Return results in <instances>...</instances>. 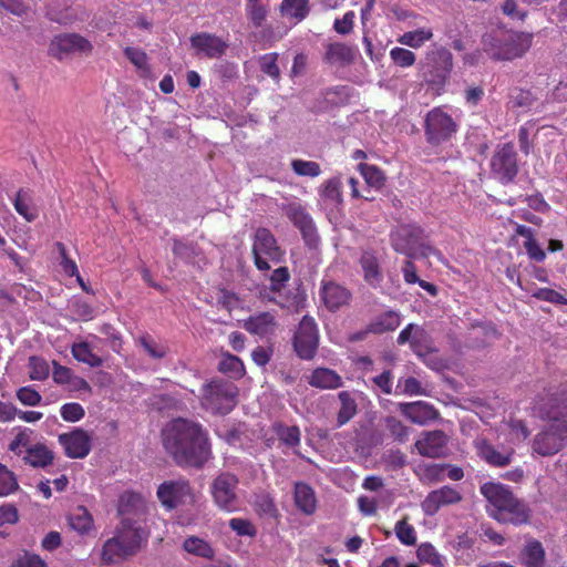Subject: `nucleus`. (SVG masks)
Returning a JSON list of instances; mask_svg holds the SVG:
<instances>
[{"label":"nucleus","mask_w":567,"mask_h":567,"mask_svg":"<svg viewBox=\"0 0 567 567\" xmlns=\"http://www.w3.org/2000/svg\"><path fill=\"white\" fill-rule=\"evenodd\" d=\"M254 506L259 515L275 517L278 512L274 498L268 493L256 495Z\"/></svg>","instance_id":"nucleus-50"},{"label":"nucleus","mask_w":567,"mask_h":567,"mask_svg":"<svg viewBox=\"0 0 567 567\" xmlns=\"http://www.w3.org/2000/svg\"><path fill=\"white\" fill-rule=\"evenodd\" d=\"M183 548L189 554L206 559H212L215 555L214 549L206 540L195 536L187 537L183 543Z\"/></svg>","instance_id":"nucleus-42"},{"label":"nucleus","mask_w":567,"mask_h":567,"mask_svg":"<svg viewBox=\"0 0 567 567\" xmlns=\"http://www.w3.org/2000/svg\"><path fill=\"white\" fill-rule=\"evenodd\" d=\"M358 171L364 178V182L368 186L364 192L370 193V188L381 189L384 186L385 176L382 169H380L378 166L360 163L358 165Z\"/></svg>","instance_id":"nucleus-37"},{"label":"nucleus","mask_w":567,"mask_h":567,"mask_svg":"<svg viewBox=\"0 0 567 567\" xmlns=\"http://www.w3.org/2000/svg\"><path fill=\"white\" fill-rule=\"evenodd\" d=\"M395 535L398 539L406 546H413L416 543V532L414 527L409 524L408 516L403 517L399 522H396L395 527Z\"/></svg>","instance_id":"nucleus-47"},{"label":"nucleus","mask_w":567,"mask_h":567,"mask_svg":"<svg viewBox=\"0 0 567 567\" xmlns=\"http://www.w3.org/2000/svg\"><path fill=\"white\" fill-rule=\"evenodd\" d=\"M19 487L14 474L0 464V496H8Z\"/></svg>","instance_id":"nucleus-55"},{"label":"nucleus","mask_w":567,"mask_h":567,"mask_svg":"<svg viewBox=\"0 0 567 567\" xmlns=\"http://www.w3.org/2000/svg\"><path fill=\"white\" fill-rule=\"evenodd\" d=\"M161 505L166 511H173L182 506L194 505L196 502L195 492L186 478L165 481L158 485L156 491Z\"/></svg>","instance_id":"nucleus-8"},{"label":"nucleus","mask_w":567,"mask_h":567,"mask_svg":"<svg viewBox=\"0 0 567 567\" xmlns=\"http://www.w3.org/2000/svg\"><path fill=\"white\" fill-rule=\"evenodd\" d=\"M124 54L130 60V62L133 65H135L137 69L150 71L148 58H147V54L143 50L132 48V47H126L124 49Z\"/></svg>","instance_id":"nucleus-60"},{"label":"nucleus","mask_w":567,"mask_h":567,"mask_svg":"<svg viewBox=\"0 0 567 567\" xmlns=\"http://www.w3.org/2000/svg\"><path fill=\"white\" fill-rule=\"evenodd\" d=\"M245 11L251 24L255 28H260L266 21L269 10L261 0H246Z\"/></svg>","instance_id":"nucleus-41"},{"label":"nucleus","mask_w":567,"mask_h":567,"mask_svg":"<svg viewBox=\"0 0 567 567\" xmlns=\"http://www.w3.org/2000/svg\"><path fill=\"white\" fill-rule=\"evenodd\" d=\"M16 212L28 223L34 221L39 212L33 202L32 192L30 189L20 188L12 200Z\"/></svg>","instance_id":"nucleus-27"},{"label":"nucleus","mask_w":567,"mask_h":567,"mask_svg":"<svg viewBox=\"0 0 567 567\" xmlns=\"http://www.w3.org/2000/svg\"><path fill=\"white\" fill-rule=\"evenodd\" d=\"M272 431L277 439L288 447H297L300 445L301 432L299 426H288L282 422H275L272 424Z\"/></svg>","instance_id":"nucleus-35"},{"label":"nucleus","mask_w":567,"mask_h":567,"mask_svg":"<svg viewBox=\"0 0 567 567\" xmlns=\"http://www.w3.org/2000/svg\"><path fill=\"white\" fill-rule=\"evenodd\" d=\"M359 265L363 272V279L370 286L377 287L383 280V274L380 260L377 254L371 249H364L361 252Z\"/></svg>","instance_id":"nucleus-24"},{"label":"nucleus","mask_w":567,"mask_h":567,"mask_svg":"<svg viewBox=\"0 0 567 567\" xmlns=\"http://www.w3.org/2000/svg\"><path fill=\"white\" fill-rule=\"evenodd\" d=\"M390 58L400 68H410L416 61V55L411 50L395 47L390 50Z\"/></svg>","instance_id":"nucleus-53"},{"label":"nucleus","mask_w":567,"mask_h":567,"mask_svg":"<svg viewBox=\"0 0 567 567\" xmlns=\"http://www.w3.org/2000/svg\"><path fill=\"white\" fill-rule=\"evenodd\" d=\"M453 69V55L444 47L434 45L425 55L423 78L430 89L441 93Z\"/></svg>","instance_id":"nucleus-5"},{"label":"nucleus","mask_w":567,"mask_h":567,"mask_svg":"<svg viewBox=\"0 0 567 567\" xmlns=\"http://www.w3.org/2000/svg\"><path fill=\"white\" fill-rule=\"evenodd\" d=\"M357 53L354 45L344 42H331L326 45L323 61L330 65L348 66L354 63Z\"/></svg>","instance_id":"nucleus-22"},{"label":"nucleus","mask_w":567,"mask_h":567,"mask_svg":"<svg viewBox=\"0 0 567 567\" xmlns=\"http://www.w3.org/2000/svg\"><path fill=\"white\" fill-rule=\"evenodd\" d=\"M69 525L81 535L87 534L94 526L92 515L84 506H78L70 513Z\"/></svg>","instance_id":"nucleus-34"},{"label":"nucleus","mask_w":567,"mask_h":567,"mask_svg":"<svg viewBox=\"0 0 567 567\" xmlns=\"http://www.w3.org/2000/svg\"><path fill=\"white\" fill-rule=\"evenodd\" d=\"M29 378L34 381H43L50 374V367L45 359L37 355L29 358Z\"/></svg>","instance_id":"nucleus-49"},{"label":"nucleus","mask_w":567,"mask_h":567,"mask_svg":"<svg viewBox=\"0 0 567 567\" xmlns=\"http://www.w3.org/2000/svg\"><path fill=\"white\" fill-rule=\"evenodd\" d=\"M280 12L282 16L296 20V22H300L310 12L309 0H282Z\"/></svg>","instance_id":"nucleus-36"},{"label":"nucleus","mask_w":567,"mask_h":567,"mask_svg":"<svg viewBox=\"0 0 567 567\" xmlns=\"http://www.w3.org/2000/svg\"><path fill=\"white\" fill-rule=\"evenodd\" d=\"M23 462L32 467H47L54 460L53 452L43 443H37L25 450Z\"/></svg>","instance_id":"nucleus-28"},{"label":"nucleus","mask_w":567,"mask_h":567,"mask_svg":"<svg viewBox=\"0 0 567 567\" xmlns=\"http://www.w3.org/2000/svg\"><path fill=\"white\" fill-rule=\"evenodd\" d=\"M278 53H266L258 59L261 72L271 78L276 83L280 81V69L277 64Z\"/></svg>","instance_id":"nucleus-45"},{"label":"nucleus","mask_w":567,"mask_h":567,"mask_svg":"<svg viewBox=\"0 0 567 567\" xmlns=\"http://www.w3.org/2000/svg\"><path fill=\"white\" fill-rule=\"evenodd\" d=\"M254 264L260 271H268L270 262L278 264L282 260L285 252L279 247L276 237L268 228L259 227L254 235L251 247Z\"/></svg>","instance_id":"nucleus-6"},{"label":"nucleus","mask_w":567,"mask_h":567,"mask_svg":"<svg viewBox=\"0 0 567 567\" xmlns=\"http://www.w3.org/2000/svg\"><path fill=\"white\" fill-rule=\"evenodd\" d=\"M309 384L318 389H338L342 386V378L333 370L328 368H317L309 378Z\"/></svg>","instance_id":"nucleus-30"},{"label":"nucleus","mask_w":567,"mask_h":567,"mask_svg":"<svg viewBox=\"0 0 567 567\" xmlns=\"http://www.w3.org/2000/svg\"><path fill=\"white\" fill-rule=\"evenodd\" d=\"M99 331L107 338L111 349L114 352L120 353V351L122 349L123 340H122L120 332L113 327V324L103 323L99 328Z\"/></svg>","instance_id":"nucleus-62"},{"label":"nucleus","mask_w":567,"mask_h":567,"mask_svg":"<svg viewBox=\"0 0 567 567\" xmlns=\"http://www.w3.org/2000/svg\"><path fill=\"white\" fill-rule=\"evenodd\" d=\"M61 417L66 422H78L85 415L84 408L78 402L65 403L60 409Z\"/></svg>","instance_id":"nucleus-58"},{"label":"nucleus","mask_w":567,"mask_h":567,"mask_svg":"<svg viewBox=\"0 0 567 567\" xmlns=\"http://www.w3.org/2000/svg\"><path fill=\"white\" fill-rule=\"evenodd\" d=\"M17 399L27 406H37L41 403V394L32 386H22L17 393Z\"/></svg>","instance_id":"nucleus-63"},{"label":"nucleus","mask_w":567,"mask_h":567,"mask_svg":"<svg viewBox=\"0 0 567 567\" xmlns=\"http://www.w3.org/2000/svg\"><path fill=\"white\" fill-rule=\"evenodd\" d=\"M400 324V315L393 310H389L379 315L369 323V331L374 334H381L384 332L394 331Z\"/></svg>","instance_id":"nucleus-33"},{"label":"nucleus","mask_w":567,"mask_h":567,"mask_svg":"<svg viewBox=\"0 0 567 567\" xmlns=\"http://www.w3.org/2000/svg\"><path fill=\"white\" fill-rule=\"evenodd\" d=\"M295 504L306 515H311L317 508V498L312 487L306 483H296L293 493Z\"/></svg>","instance_id":"nucleus-31"},{"label":"nucleus","mask_w":567,"mask_h":567,"mask_svg":"<svg viewBox=\"0 0 567 567\" xmlns=\"http://www.w3.org/2000/svg\"><path fill=\"white\" fill-rule=\"evenodd\" d=\"M426 339L427 334L425 330L423 328H417L410 344L411 350L422 359L433 352V349L426 344Z\"/></svg>","instance_id":"nucleus-51"},{"label":"nucleus","mask_w":567,"mask_h":567,"mask_svg":"<svg viewBox=\"0 0 567 567\" xmlns=\"http://www.w3.org/2000/svg\"><path fill=\"white\" fill-rule=\"evenodd\" d=\"M446 464H426L419 467V476L423 483L432 484L445 478Z\"/></svg>","instance_id":"nucleus-44"},{"label":"nucleus","mask_w":567,"mask_h":567,"mask_svg":"<svg viewBox=\"0 0 567 567\" xmlns=\"http://www.w3.org/2000/svg\"><path fill=\"white\" fill-rule=\"evenodd\" d=\"M481 494L489 504L493 518L502 523L515 525L527 523L528 506L513 494L511 488L501 483L487 482L480 487Z\"/></svg>","instance_id":"nucleus-2"},{"label":"nucleus","mask_w":567,"mask_h":567,"mask_svg":"<svg viewBox=\"0 0 567 567\" xmlns=\"http://www.w3.org/2000/svg\"><path fill=\"white\" fill-rule=\"evenodd\" d=\"M114 536L132 556H135L146 546L150 534L147 529L137 522L128 517H123L120 525L116 527Z\"/></svg>","instance_id":"nucleus-14"},{"label":"nucleus","mask_w":567,"mask_h":567,"mask_svg":"<svg viewBox=\"0 0 567 567\" xmlns=\"http://www.w3.org/2000/svg\"><path fill=\"white\" fill-rule=\"evenodd\" d=\"M447 441V435L441 430L425 431L414 445L420 455L437 458L444 455Z\"/></svg>","instance_id":"nucleus-19"},{"label":"nucleus","mask_w":567,"mask_h":567,"mask_svg":"<svg viewBox=\"0 0 567 567\" xmlns=\"http://www.w3.org/2000/svg\"><path fill=\"white\" fill-rule=\"evenodd\" d=\"M340 401V409L337 414V427H341L350 422L358 413V404L349 391H341L338 393Z\"/></svg>","instance_id":"nucleus-32"},{"label":"nucleus","mask_w":567,"mask_h":567,"mask_svg":"<svg viewBox=\"0 0 567 567\" xmlns=\"http://www.w3.org/2000/svg\"><path fill=\"white\" fill-rule=\"evenodd\" d=\"M296 354L301 360H312L319 347V330L315 319L305 316L292 338Z\"/></svg>","instance_id":"nucleus-10"},{"label":"nucleus","mask_w":567,"mask_h":567,"mask_svg":"<svg viewBox=\"0 0 567 567\" xmlns=\"http://www.w3.org/2000/svg\"><path fill=\"white\" fill-rule=\"evenodd\" d=\"M463 496L458 489L450 485H444L437 489L430 492L421 506L425 515H435L441 507L460 503Z\"/></svg>","instance_id":"nucleus-17"},{"label":"nucleus","mask_w":567,"mask_h":567,"mask_svg":"<svg viewBox=\"0 0 567 567\" xmlns=\"http://www.w3.org/2000/svg\"><path fill=\"white\" fill-rule=\"evenodd\" d=\"M167 453L181 467H203L212 457L208 432L198 422L173 420L162 433Z\"/></svg>","instance_id":"nucleus-1"},{"label":"nucleus","mask_w":567,"mask_h":567,"mask_svg":"<svg viewBox=\"0 0 567 567\" xmlns=\"http://www.w3.org/2000/svg\"><path fill=\"white\" fill-rule=\"evenodd\" d=\"M400 411L412 423L419 425H424L440 416L439 411L432 404L424 401L401 403Z\"/></svg>","instance_id":"nucleus-23"},{"label":"nucleus","mask_w":567,"mask_h":567,"mask_svg":"<svg viewBox=\"0 0 567 567\" xmlns=\"http://www.w3.org/2000/svg\"><path fill=\"white\" fill-rule=\"evenodd\" d=\"M547 413L553 417L567 415V384L550 395Z\"/></svg>","instance_id":"nucleus-43"},{"label":"nucleus","mask_w":567,"mask_h":567,"mask_svg":"<svg viewBox=\"0 0 567 567\" xmlns=\"http://www.w3.org/2000/svg\"><path fill=\"white\" fill-rule=\"evenodd\" d=\"M433 31L431 28H420L413 31H408L398 38V42L409 48L419 49L425 42L432 40Z\"/></svg>","instance_id":"nucleus-40"},{"label":"nucleus","mask_w":567,"mask_h":567,"mask_svg":"<svg viewBox=\"0 0 567 567\" xmlns=\"http://www.w3.org/2000/svg\"><path fill=\"white\" fill-rule=\"evenodd\" d=\"M419 558L436 567L444 566V558L437 553L431 544H422L417 549Z\"/></svg>","instance_id":"nucleus-56"},{"label":"nucleus","mask_w":567,"mask_h":567,"mask_svg":"<svg viewBox=\"0 0 567 567\" xmlns=\"http://www.w3.org/2000/svg\"><path fill=\"white\" fill-rule=\"evenodd\" d=\"M566 443L567 424L555 422L535 435L532 450L534 453L546 457L558 453Z\"/></svg>","instance_id":"nucleus-11"},{"label":"nucleus","mask_w":567,"mask_h":567,"mask_svg":"<svg viewBox=\"0 0 567 567\" xmlns=\"http://www.w3.org/2000/svg\"><path fill=\"white\" fill-rule=\"evenodd\" d=\"M533 37L528 33L489 34L484 39V50L492 59L511 61L522 58L532 47Z\"/></svg>","instance_id":"nucleus-4"},{"label":"nucleus","mask_w":567,"mask_h":567,"mask_svg":"<svg viewBox=\"0 0 567 567\" xmlns=\"http://www.w3.org/2000/svg\"><path fill=\"white\" fill-rule=\"evenodd\" d=\"M458 125L442 107L430 110L424 120V135L431 146H439L450 141L457 132Z\"/></svg>","instance_id":"nucleus-7"},{"label":"nucleus","mask_w":567,"mask_h":567,"mask_svg":"<svg viewBox=\"0 0 567 567\" xmlns=\"http://www.w3.org/2000/svg\"><path fill=\"white\" fill-rule=\"evenodd\" d=\"M385 427L399 443H405L408 441L409 427L404 425L399 419L394 416H388L385 419Z\"/></svg>","instance_id":"nucleus-54"},{"label":"nucleus","mask_w":567,"mask_h":567,"mask_svg":"<svg viewBox=\"0 0 567 567\" xmlns=\"http://www.w3.org/2000/svg\"><path fill=\"white\" fill-rule=\"evenodd\" d=\"M286 215L293 226L300 230L306 245L310 248H317L320 237L308 212L299 204H290L287 207Z\"/></svg>","instance_id":"nucleus-15"},{"label":"nucleus","mask_w":567,"mask_h":567,"mask_svg":"<svg viewBox=\"0 0 567 567\" xmlns=\"http://www.w3.org/2000/svg\"><path fill=\"white\" fill-rule=\"evenodd\" d=\"M56 248L60 252V257H61V267L64 271V274L69 277H74L76 276L78 280H81V276L79 274V269H78V266L75 264L74 260H72L69 256H68V251H66V248L64 246V244L62 243H56Z\"/></svg>","instance_id":"nucleus-59"},{"label":"nucleus","mask_w":567,"mask_h":567,"mask_svg":"<svg viewBox=\"0 0 567 567\" xmlns=\"http://www.w3.org/2000/svg\"><path fill=\"white\" fill-rule=\"evenodd\" d=\"M229 527L239 536L255 537L257 535L255 525L246 518H231L229 520Z\"/></svg>","instance_id":"nucleus-61"},{"label":"nucleus","mask_w":567,"mask_h":567,"mask_svg":"<svg viewBox=\"0 0 567 567\" xmlns=\"http://www.w3.org/2000/svg\"><path fill=\"white\" fill-rule=\"evenodd\" d=\"M291 169L298 176L317 177L321 174V167L317 162L305 159H292Z\"/></svg>","instance_id":"nucleus-48"},{"label":"nucleus","mask_w":567,"mask_h":567,"mask_svg":"<svg viewBox=\"0 0 567 567\" xmlns=\"http://www.w3.org/2000/svg\"><path fill=\"white\" fill-rule=\"evenodd\" d=\"M520 564L525 567H545L546 553L539 540L532 539L520 551Z\"/></svg>","instance_id":"nucleus-29"},{"label":"nucleus","mask_w":567,"mask_h":567,"mask_svg":"<svg viewBox=\"0 0 567 567\" xmlns=\"http://www.w3.org/2000/svg\"><path fill=\"white\" fill-rule=\"evenodd\" d=\"M71 353L75 360L83 362L92 368H99L103 364L102 358L93 353L86 341L75 342L71 347Z\"/></svg>","instance_id":"nucleus-39"},{"label":"nucleus","mask_w":567,"mask_h":567,"mask_svg":"<svg viewBox=\"0 0 567 567\" xmlns=\"http://www.w3.org/2000/svg\"><path fill=\"white\" fill-rule=\"evenodd\" d=\"M277 322L275 316L268 311L250 316L244 322V328L249 333L259 337H267L274 334L276 331Z\"/></svg>","instance_id":"nucleus-25"},{"label":"nucleus","mask_w":567,"mask_h":567,"mask_svg":"<svg viewBox=\"0 0 567 567\" xmlns=\"http://www.w3.org/2000/svg\"><path fill=\"white\" fill-rule=\"evenodd\" d=\"M238 478L229 472L220 473L212 483V495L215 504L225 512H235L238 508L237 489Z\"/></svg>","instance_id":"nucleus-12"},{"label":"nucleus","mask_w":567,"mask_h":567,"mask_svg":"<svg viewBox=\"0 0 567 567\" xmlns=\"http://www.w3.org/2000/svg\"><path fill=\"white\" fill-rule=\"evenodd\" d=\"M133 557L127 549L113 536L104 542L101 549V565L111 566Z\"/></svg>","instance_id":"nucleus-26"},{"label":"nucleus","mask_w":567,"mask_h":567,"mask_svg":"<svg viewBox=\"0 0 567 567\" xmlns=\"http://www.w3.org/2000/svg\"><path fill=\"white\" fill-rule=\"evenodd\" d=\"M189 42L196 55H203L208 59H218L228 49V43L225 40L208 32L193 34L189 38Z\"/></svg>","instance_id":"nucleus-16"},{"label":"nucleus","mask_w":567,"mask_h":567,"mask_svg":"<svg viewBox=\"0 0 567 567\" xmlns=\"http://www.w3.org/2000/svg\"><path fill=\"white\" fill-rule=\"evenodd\" d=\"M93 44L79 33H61L53 37L49 43L50 56L63 61L73 54L90 55Z\"/></svg>","instance_id":"nucleus-9"},{"label":"nucleus","mask_w":567,"mask_h":567,"mask_svg":"<svg viewBox=\"0 0 567 567\" xmlns=\"http://www.w3.org/2000/svg\"><path fill=\"white\" fill-rule=\"evenodd\" d=\"M143 501L141 495L133 492H125L118 499V513L122 516L130 514L132 511L137 509Z\"/></svg>","instance_id":"nucleus-52"},{"label":"nucleus","mask_w":567,"mask_h":567,"mask_svg":"<svg viewBox=\"0 0 567 567\" xmlns=\"http://www.w3.org/2000/svg\"><path fill=\"white\" fill-rule=\"evenodd\" d=\"M218 371L225 374H229L234 379H240L246 373L241 359L229 352H224L221 354L220 361L218 363Z\"/></svg>","instance_id":"nucleus-38"},{"label":"nucleus","mask_w":567,"mask_h":567,"mask_svg":"<svg viewBox=\"0 0 567 567\" xmlns=\"http://www.w3.org/2000/svg\"><path fill=\"white\" fill-rule=\"evenodd\" d=\"M319 296L322 303L330 311H337L348 305L352 297L348 288L332 280L321 281Z\"/></svg>","instance_id":"nucleus-20"},{"label":"nucleus","mask_w":567,"mask_h":567,"mask_svg":"<svg viewBox=\"0 0 567 567\" xmlns=\"http://www.w3.org/2000/svg\"><path fill=\"white\" fill-rule=\"evenodd\" d=\"M137 341L144 351L153 359H163L168 352L166 346L155 341L153 337L147 333L141 336Z\"/></svg>","instance_id":"nucleus-46"},{"label":"nucleus","mask_w":567,"mask_h":567,"mask_svg":"<svg viewBox=\"0 0 567 567\" xmlns=\"http://www.w3.org/2000/svg\"><path fill=\"white\" fill-rule=\"evenodd\" d=\"M238 393V386L234 382L213 378L203 384L199 403L214 415H226L236 406Z\"/></svg>","instance_id":"nucleus-3"},{"label":"nucleus","mask_w":567,"mask_h":567,"mask_svg":"<svg viewBox=\"0 0 567 567\" xmlns=\"http://www.w3.org/2000/svg\"><path fill=\"white\" fill-rule=\"evenodd\" d=\"M63 446L66 456L71 458H83L91 451V436L83 429H75L70 433H62L58 437Z\"/></svg>","instance_id":"nucleus-18"},{"label":"nucleus","mask_w":567,"mask_h":567,"mask_svg":"<svg viewBox=\"0 0 567 567\" xmlns=\"http://www.w3.org/2000/svg\"><path fill=\"white\" fill-rule=\"evenodd\" d=\"M31 434L32 430L30 429H19L14 439L9 444V450L17 455H21L22 449L27 450L29 446H31Z\"/></svg>","instance_id":"nucleus-57"},{"label":"nucleus","mask_w":567,"mask_h":567,"mask_svg":"<svg viewBox=\"0 0 567 567\" xmlns=\"http://www.w3.org/2000/svg\"><path fill=\"white\" fill-rule=\"evenodd\" d=\"M491 171L502 183L514 181L518 173L517 153L512 143H505L495 152L491 159Z\"/></svg>","instance_id":"nucleus-13"},{"label":"nucleus","mask_w":567,"mask_h":567,"mask_svg":"<svg viewBox=\"0 0 567 567\" xmlns=\"http://www.w3.org/2000/svg\"><path fill=\"white\" fill-rule=\"evenodd\" d=\"M474 445L477 455L491 466L505 467L512 463L514 456L513 449L499 451L485 439L476 440Z\"/></svg>","instance_id":"nucleus-21"},{"label":"nucleus","mask_w":567,"mask_h":567,"mask_svg":"<svg viewBox=\"0 0 567 567\" xmlns=\"http://www.w3.org/2000/svg\"><path fill=\"white\" fill-rule=\"evenodd\" d=\"M11 567H48L47 563L35 554L24 553L19 556L11 565Z\"/></svg>","instance_id":"nucleus-64"}]
</instances>
